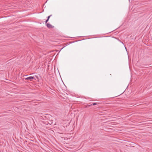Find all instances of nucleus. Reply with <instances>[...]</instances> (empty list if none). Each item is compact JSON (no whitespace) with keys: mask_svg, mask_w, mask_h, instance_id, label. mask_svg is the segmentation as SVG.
Masks as SVG:
<instances>
[{"mask_svg":"<svg viewBox=\"0 0 152 152\" xmlns=\"http://www.w3.org/2000/svg\"><path fill=\"white\" fill-rule=\"evenodd\" d=\"M25 79L27 80H31L32 79H34L35 80H36V79L34 78V77L32 76L28 77L26 78Z\"/></svg>","mask_w":152,"mask_h":152,"instance_id":"1","label":"nucleus"},{"mask_svg":"<svg viewBox=\"0 0 152 152\" xmlns=\"http://www.w3.org/2000/svg\"><path fill=\"white\" fill-rule=\"evenodd\" d=\"M46 26L48 28H52L54 27V26H53L50 24L49 23H47V24H46Z\"/></svg>","mask_w":152,"mask_h":152,"instance_id":"2","label":"nucleus"},{"mask_svg":"<svg viewBox=\"0 0 152 152\" xmlns=\"http://www.w3.org/2000/svg\"><path fill=\"white\" fill-rule=\"evenodd\" d=\"M99 104L98 103H93L92 104H91V105L87 106H86V107H89V106H91L92 105H97V104Z\"/></svg>","mask_w":152,"mask_h":152,"instance_id":"3","label":"nucleus"},{"mask_svg":"<svg viewBox=\"0 0 152 152\" xmlns=\"http://www.w3.org/2000/svg\"><path fill=\"white\" fill-rule=\"evenodd\" d=\"M52 15H50V16H49L48 17V18L47 19H48V20H49L50 17L52 16Z\"/></svg>","mask_w":152,"mask_h":152,"instance_id":"4","label":"nucleus"},{"mask_svg":"<svg viewBox=\"0 0 152 152\" xmlns=\"http://www.w3.org/2000/svg\"><path fill=\"white\" fill-rule=\"evenodd\" d=\"M48 20H49L48 19H47L46 20V21H45V23H46V24H47V22L48 21Z\"/></svg>","mask_w":152,"mask_h":152,"instance_id":"5","label":"nucleus"}]
</instances>
